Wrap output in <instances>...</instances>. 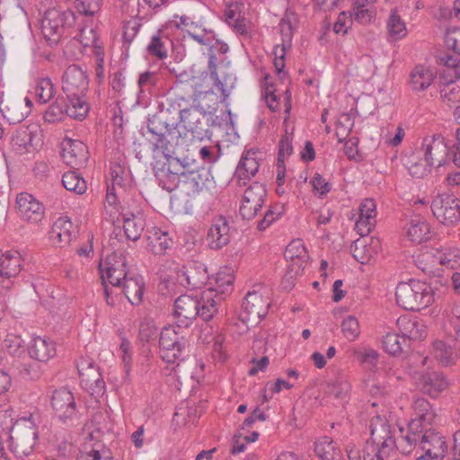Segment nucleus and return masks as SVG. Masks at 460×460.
Listing matches in <instances>:
<instances>
[{
  "mask_svg": "<svg viewBox=\"0 0 460 460\" xmlns=\"http://www.w3.org/2000/svg\"><path fill=\"white\" fill-rule=\"evenodd\" d=\"M402 336H399L398 333L388 332L383 338V347L385 350L392 355L401 353L404 347H408L407 345H404V342H402Z\"/></svg>",
  "mask_w": 460,
  "mask_h": 460,
  "instance_id": "50",
  "label": "nucleus"
},
{
  "mask_svg": "<svg viewBox=\"0 0 460 460\" xmlns=\"http://www.w3.org/2000/svg\"><path fill=\"white\" fill-rule=\"evenodd\" d=\"M267 198V189L264 184L252 182L245 190L239 208L240 216L246 220L254 218L262 208Z\"/></svg>",
  "mask_w": 460,
  "mask_h": 460,
  "instance_id": "16",
  "label": "nucleus"
},
{
  "mask_svg": "<svg viewBox=\"0 0 460 460\" xmlns=\"http://www.w3.org/2000/svg\"><path fill=\"white\" fill-rule=\"evenodd\" d=\"M119 288L132 305L141 303L145 289V284L141 276L128 277L122 282V287Z\"/></svg>",
  "mask_w": 460,
  "mask_h": 460,
  "instance_id": "33",
  "label": "nucleus"
},
{
  "mask_svg": "<svg viewBox=\"0 0 460 460\" xmlns=\"http://www.w3.org/2000/svg\"><path fill=\"white\" fill-rule=\"evenodd\" d=\"M72 103L65 101L63 97H58L44 112V119L49 123H56L61 121L65 116L70 117L67 112Z\"/></svg>",
  "mask_w": 460,
  "mask_h": 460,
  "instance_id": "36",
  "label": "nucleus"
},
{
  "mask_svg": "<svg viewBox=\"0 0 460 460\" xmlns=\"http://www.w3.org/2000/svg\"><path fill=\"white\" fill-rule=\"evenodd\" d=\"M284 212L282 205L271 206L266 211L263 218L258 222V230L263 231L275 222Z\"/></svg>",
  "mask_w": 460,
  "mask_h": 460,
  "instance_id": "55",
  "label": "nucleus"
},
{
  "mask_svg": "<svg viewBox=\"0 0 460 460\" xmlns=\"http://www.w3.org/2000/svg\"><path fill=\"white\" fill-rule=\"evenodd\" d=\"M38 434V429L31 421L17 424L12 429L10 447L16 457L22 458L32 454Z\"/></svg>",
  "mask_w": 460,
  "mask_h": 460,
  "instance_id": "13",
  "label": "nucleus"
},
{
  "mask_svg": "<svg viewBox=\"0 0 460 460\" xmlns=\"http://www.w3.org/2000/svg\"><path fill=\"white\" fill-rule=\"evenodd\" d=\"M188 341L181 329L175 325H168L162 329L159 337V350L161 358L169 364L183 360L187 352Z\"/></svg>",
  "mask_w": 460,
  "mask_h": 460,
  "instance_id": "9",
  "label": "nucleus"
},
{
  "mask_svg": "<svg viewBox=\"0 0 460 460\" xmlns=\"http://www.w3.org/2000/svg\"><path fill=\"white\" fill-rule=\"evenodd\" d=\"M230 227L224 217H216L208 233V246L214 250H219L230 242Z\"/></svg>",
  "mask_w": 460,
  "mask_h": 460,
  "instance_id": "26",
  "label": "nucleus"
},
{
  "mask_svg": "<svg viewBox=\"0 0 460 460\" xmlns=\"http://www.w3.org/2000/svg\"><path fill=\"white\" fill-rule=\"evenodd\" d=\"M75 233L72 221L67 217H60L52 225L49 237L54 245L63 247L70 243Z\"/></svg>",
  "mask_w": 460,
  "mask_h": 460,
  "instance_id": "25",
  "label": "nucleus"
},
{
  "mask_svg": "<svg viewBox=\"0 0 460 460\" xmlns=\"http://www.w3.org/2000/svg\"><path fill=\"white\" fill-rule=\"evenodd\" d=\"M314 452L322 460H343L342 453L330 437H322L314 444Z\"/></svg>",
  "mask_w": 460,
  "mask_h": 460,
  "instance_id": "32",
  "label": "nucleus"
},
{
  "mask_svg": "<svg viewBox=\"0 0 460 460\" xmlns=\"http://www.w3.org/2000/svg\"><path fill=\"white\" fill-rule=\"evenodd\" d=\"M387 29L389 35L394 40L402 39L406 35V27L404 22L398 15L396 10H393L387 21Z\"/></svg>",
  "mask_w": 460,
  "mask_h": 460,
  "instance_id": "48",
  "label": "nucleus"
},
{
  "mask_svg": "<svg viewBox=\"0 0 460 460\" xmlns=\"http://www.w3.org/2000/svg\"><path fill=\"white\" fill-rule=\"evenodd\" d=\"M77 460H113L111 451L102 444H95L90 451H81Z\"/></svg>",
  "mask_w": 460,
  "mask_h": 460,
  "instance_id": "49",
  "label": "nucleus"
},
{
  "mask_svg": "<svg viewBox=\"0 0 460 460\" xmlns=\"http://www.w3.org/2000/svg\"><path fill=\"white\" fill-rule=\"evenodd\" d=\"M397 305L411 311H419L433 301L431 288L425 282L411 279L398 284L395 291Z\"/></svg>",
  "mask_w": 460,
  "mask_h": 460,
  "instance_id": "7",
  "label": "nucleus"
},
{
  "mask_svg": "<svg viewBox=\"0 0 460 460\" xmlns=\"http://www.w3.org/2000/svg\"><path fill=\"white\" fill-rule=\"evenodd\" d=\"M55 85L49 77L38 78L33 86L34 97L40 104L49 102L55 95Z\"/></svg>",
  "mask_w": 460,
  "mask_h": 460,
  "instance_id": "37",
  "label": "nucleus"
},
{
  "mask_svg": "<svg viewBox=\"0 0 460 460\" xmlns=\"http://www.w3.org/2000/svg\"><path fill=\"white\" fill-rule=\"evenodd\" d=\"M75 13L71 10L49 9L41 20V31L47 40L57 43L66 27L75 23Z\"/></svg>",
  "mask_w": 460,
  "mask_h": 460,
  "instance_id": "12",
  "label": "nucleus"
},
{
  "mask_svg": "<svg viewBox=\"0 0 460 460\" xmlns=\"http://www.w3.org/2000/svg\"><path fill=\"white\" fill-rule=\"evenodd\" d=\"M180 101L186 102L183 97H176L170 104V113L172 117L178 118V124L181 123L184 129L192 134L193 137L203 139L209 137V130L213 119L211 112H207L198 106L181 109Z\"/></svg>",
  "mask_w": 460,
  "mask_h": 460,
  "instance_id": "6",
  "label": "nucleus"
},
{
  "mask_svg": "<svg viewBox=\"0 0 460 460\" xmlns=\"http://www.w3.org/2000/svg\"><path fill=\"white\" fill-rule=\"evenodd\" d=\"M261 155L258 149H250L242 155L235 172L240 186L246 185V181L258 172Z\"/></svg>",
  "mask_w": 460,
  "mask_h": 460,
  "instance_id": "22",
  "label": "nucleus"
},
{
  "mask_svg": "<svg viewBox=\"0 0 460 460\" xmlns=\"http://www.w3.org/2000/svg\"><path fill=\"white\" fill-rule=\"evenodd\" d=\"M371 437L366 444L376 446V453L385 459L395 447L390 425L381 416H375L370 421Z\"/></svg>",
  "mask_w": 460,
  "mask_h": 460,
  "instance_id": "15",
  "label": "nucleus"
},
{
  "mask_svg": "<svg viewBox=\"0 0 460 460\" xmlns=\"http://www.w3.org/2000/svg\"><path fill=\"white\" fill-rule=\"evenodd\" d=\"M341 331L347 340L355 341L360 333L358 319L352 315L346 317L341 323Z\"/></svg>",
  "mask_w": 460,
  "mask_h": 460,
  "instance_id": "53",
  "label": "nucleus"
},
{
  "mask_svg": "<svg viewBox=\"0 0 460 460\" xmlns=\"http://www.w3.org/2000/svg\"><path fill=\"white\" fill-rule=\"evenodd\" d=\"M102 6V0H76V9L82 14L92 16L97 13Z\"/></svg>",
  "mask_w": 460,
  "mask_h": 460,
  "instance_id": "60",
  "label": "nucleus"
},
{
  "mask_svg": "<svg viewBox=\"0 0 460 460\" xmlns=\"http://www.w3.org/2000/svg\"><path fill=\"white\" fill-rule=\"evenodd\" d=\"M434 217L443 225L454 226L460 223V205L455 194L436 196L430 205Z\"/></svg>",
  "mask_w": 460,
  "mask_h": 460,
  "instance_id": "14",
  "label": "nucleus"
},
{
  "mask_svg": "<svg viewBox=\"0 0 460 460\" xmlns=\"http://www.w3.org/2000/svg\"><path fill=\"white\" fill-rule=\"evenodd\" d=\"M396 325L402 336L404 345L410 346L411 341H421L427 336V327L423 320L416 316L402 315L396 321Z\"/></svg>",
  "mask_w": 460,
  "mask_h": 460,
  "instance_id": "18",
  "label": "nucleus"
},
{
  "mask_svg": "<svg viewBox=\"0 0 460 460\" xmlns=\"http://www.w3.org/2000/svg\"><path fill=\"white\" fill-rule=\"evenodd\" d=\"M458 56L459 55L454 56L447 53H442L438 56V63L452 69L455 78H460V59Z\"/></svg>",
  "mask_w": 460,
  "mask_h": 460,
  "instance_id": "59",
  "label": "nucleus"
},
{
  "mask_svg": "<svg viewBox=\"0 0 460 460\" xmlns=\"http://www.w3.org/2000/svg\"><path fill=\"white\" fill-rule=\"evenodd\" d=\"M61 156L67 165L78 169L84 166L89 159L88 148L82 141L65 139Z\"/></svg>",
  "mask_w": 460,
  "mask_h": 460,
  "instance_id": "20",
  "label": "nucleus"
},
{
  "mask_svg": "<svg viewBox=\"0 0 460 460\" xmlns=\"http://www.w3.org/2000/svg\"><path fill=\"white\" fill-rule=\"evenodd\" d=\"M146 50L150 56L155 57L159 59H164L167 57V49L159 32L152 36L151 40L146 47Z\"/></svg>",
  "mask_w": 460,
  "mask_h": 460,
  "instance_id": "54",
  "label": "nucleus"
},
{
  "mask_svg": "<svg viewBox=\"0 0 460 460\" xmlns=\"http://www.w3.org/2000/svg\"><path fill=\"white\" fill-rule=\"evenodd\" d=\"M8 353L13 357H21L25 353V342L21 336L9 334L4 341Z\"/></svg>",
  "mask_w": 460,
  "mask_h": 460,
  "instance_id": "52",
  "label": "nucleus"
},
{
  "mask_svg": "<svg viewBox=\"0 0 460 460\" xmlns=\"http://www.w3.org/2000/svg\"><path fill=\"white\" fill-rule=\"evenodd\" d=\"M147 240V247L155 255L165 254L173 244L172 238L169 236L168 232L162 231L159 228H154L150 232Z\"/></svg>",
  "mask_w": 460,
  "mask_h": 460,
  "instance_id": "30",
  "label": "nucleus"
},
{
  "mask_svg": "<svg viewBox=\"0 0 460 460\" xmlns=\"http://www.w3.org/2000/svg\"><path fill=\"white\" fill-rule=\"evenodd\" d=\"M123 229L127 239L133 242L137 241L145 228V221L139 210L122 213Z\"/></svg>",
  "mask_w": 460,
  "mask_h": 460,
  "instance_id": "29",
  "label": "nucleus"
},
{
  "mask_svg": "<svg viewBox=\"0 0 460 460\" xmlns=\"http://www.w3.org/2000/svg\"><path fill=\"white\" fill-rule=\"evenodd\" d=\"M305 248L301 240L292 241L284 252L285 259L291 263L289 267H295L296 270H303L304 258L305 257Z\"/></svg>",
  "mask_w": 460,
  "mask_h": 460,
  "instance_id": "39",
  "label": "nucleus"
},
{
  "mask_svg": "<svg viewBox=\"0 0 460 460\" xmlns=\"http://www.w3.org/2000/svg\"><path fill=\"white\" fill-rule=\"evenodd\" d=\"M38 131L39 127L37 125L19 126L13 136V146L26 150L29 147L36 146L37 143L35 141L39 140Z\"/></svg>",
  "mask_w": 460,
  "mask_h": 460,
  "instance_id": "31",
  "label": "nucleus"
},
{
  "mask_svg": "<svg viewBox=\"0 0 460 460\" xmlns=\"http://www.w3.org/2000/svg\"><path fill=\"white\" fill-rule=\"evenodd\" d=\"M178 277L181 284H185L189 288L192 289L201 288L208 280L207 267L203 263L197 261H192L184 266Z\"/></svg>",
  "mask_w": 460,
  "mask_h": 460,
  "instance_id": "23",
  "label": "nucleus"
},
{
  "mask_svg": "<svg viewBox=\"0 0 460 460\" xmlns=\"http://www.w3.org/2000/svg\"><path fill=\"white\" fill-rule=\"evenodd\" d=\"M77 38L84 48L94 45L99 41V36L95 29L91 25L83 26L79 31Z\"/></svg>",
  "mask_w": 460,
  "mask_h": 460,
  "instance_id": "56",
  "label": "nucleus"
},
{
  "mask_svg": "<svg viewBox=\"0 0 460 460\" xmlns=\"http://www.w3.org/2000/svg\"><path fill=\"white\" fill-rule=\"evenodd\" d=\"M62 184L67 190L83 194L86 190V181L76 172H67L63 174Z\"/></svg>",
  "mask_w": 460,
  "mask_h": 460,
  "instance_id": "45",
  "label": "nucleus"
},
{
  "mask_svg": "<svg viewBox=\"0 0 460 460\" xmlns=\"http://www.w3.org/2000/svg\"><path fill=\"white\" fill-rule=\"evenodd\" d=\"M412 408L416 417L411 420H419L421 427L430 426L435 414L431 410L429 402L422 397L416 398L413 402Z\"/></svg>",
  "mask_w": 460,
  "mask_h": 460,
  "instance_id": "38",
  "label": "nucleus"
},
{
  "mask_svg": "<svg viewBox=\"0 0 460 460\" xmlns=\"http://www.w3.org/2000/svg\"><path fill=\"white\" fill-rule=\"evenodd\" d=\"M376 447L366 444L363 450L360 451L355 446H348L347 455L349 460H385L376 452Z\"/></svg>",
  "mask_w": 460,
  "mask_h": 460,
  "instance_id": "44",
  "label": "nucleus"
},
{
  "mask_svg": "<svg viewBox=\"0 0 460 460\" xmlns=\"http://www.w3.org/2000/svg\"><path fill=\"white\" fill-rule=\"evenodd\" d=\"M298 23V18L296 13L290 10L287 9L284 16L282 17L279 22V29L282 37L285 40H291L293 36V31Z\"/></svg>",
  "mask_w": 460,
  "mask_h": 460,
  "instance_id": "47",
  "label": "nucleus"
},
{
  "mask_svg": "<svg viewBox=\"0 0 460 460\" xmlns=\"http://www.w3.org/2000/svg\"><path fill=\"white\" fill-rule=\"evenodd\" d=\"M158 75L154 72L142 73L138 78V86L140 93L151 92L152 88L156 85Z\"/></svg>",
  "mask_w": 460,
  "mask_h": 460,
  "instance_id": "63",
  "label": "nucleus"
},
{
  "mask_svg": "<svg viewBox=\"0 0 460 460\" xmlns=\"http://www.w3.org/2000/svg\"><path fill=\"white\" fill-rule=\"evenodd\" d=\"M78 372L82 382L85 383V385H89L91 388L93 386V381L98 380L100 377V372L98 368L95 367L93 362H81V365L78 366Z\"/></svg>",
  "mask_w": 460,
  "mask_h": 460,
  "instance_id": "51",
  "label": "nucleus"
},
{
  "mask_svg": "<svg viewBox=\"0 0 460 460\" xmlns=\"http://www.w3.org/2000/svg\"><path fill=\"white\" fill-rule=\"evenodd\" d=\"M440 96L448 105L460 102V86L449 83L440 90Z\"/></svg>",
  "mask_w": 460,
  "mask_h": 460,
  "instance_id": "57",
  "label": "nucleus"
},
{
  "mask_svg": "<svg viewBox=\"0 0 460 460\" xmlns=\"http://www.w3.org/2000/svg\"><path fill=\"white\" fill-rule=\"evenodd\" d=\"M16 206L19 216L27 222L38 223L44 217L43 205L27 192L17 196Z\"/></svg>",
  "mask_w": 460,
  "mask_h": 460,
  "instance_id": "21",
  "label": "nucleus"
},
{
  "mask_svg": "<svg viewBox=\"0 0 460 460\" xmlns=\"http://www.w3.org/2000/svg\"><path fill=\"white\" fill-rule=\"evenodd\" d=\"M28 352L31 358L47 362L56 355V344L49 338L33 337L28 346Z\"/></svg>",
  "mask_w": 460,
  "mask_h": 460,
  "instance_id": "27",
  "label": "nucleus"
},
{
  "mask_svg": "<svg viewBox=\"0 0 460 460\" xmlns=\"http://www.w3.org/2000/svg\"><path fill=\"white\" fill-rule=\"evenodd\" d=\"M242 307L243 321L259 323L267 315L270 303L261 294L252 291L246 294Z\"/></svg>",
  "mask_w": 460,
  "mask_h": 460,
  "instance_id": "19",
  "label": "nucleus"
},
{
  "mask_svg": "<svg viewBox=\"0 0 460 460\" xmlns=\"http://www.w3.org/2000/svg\"><path fill=\"white\" fill-rule=\"evenodd\" d=\"M448 146L443 136L437 134L423 138L421 146L416 148L405 159L409 172L416 178H423L432 166L447 164Z\"/></svg>",
  "mask_w": 460,
  "mask_h": 460,
  "instance_id": "1",
  "label": "nucleus"
},
{
  "mask_svg": "<svg viewBox=\"0 0 460 460\" xmlns=\"http://www.w3.org/2000/svg\"><path fill=\"white\" fill-rule=\"evenodd\" d=\"M50 407L55 417L64 425L72 428L84 423L73 393L66 387L51 392Z\"/></svg>",
  "mask_w": 460,
  "mask_h": 460,
  "instance_id": "8",
  "label": "nucleus"
},
{
  "mask_svg": "<svg viewBox=\"0 0 460 460\" xmlns=\"http://www.w3.org/2000/svg\"><path fill=\"white\" fill-rule=\"evenodd\" d=\"M89 84L86 72L77 65L69 66L62 77V89L72 103L67 112L70 118L83 120L89 112V104L84 100Z\"/></svg>",
  "mask_w": 460,
  "mask_h": 460,
  "instance_id": "5",
  "label": "nucleus"
},
{
  "mask_svg": "<svg viewBox=\"0 0 460 460\" xmlns=\"http://www.w3.org/2000/svg\"><path fill=\"white\" fill-rule=\"evenodd\" d=\"M375 225L376 219L375 217H372V216H358V219L355 224V228L358 234L366 236L371 232Z\"/></svg>",
  "mask_w": 460,
  "mask_h": 460,
  "instance_id": "62",
  "label": "nucleus"
},
{
  "mask_svg": "<svg viewBox=\"0 0 460 460\" xmlns=\"http://www.w3.org/2000/svg\"><path fill=\"white\" fill-rule=\"evenodd\" d=\"M406 234L411 242L420 243L430 237L429 225L422 218H412L408 224Z\"/></svg>",
  "mask_w": 460,
  "mask_h": 460,
  "instance_id": "35",
  "label": "nucleus"
},
{
  "mask_svg": "<svg viewBox=\"0 0 460 460\" xmlns=\"http://www.w3.org/2000/svg\"><path fill=\"white\" fill-rule=\"evenodd\" d=\"M111 187H123L126 169L119 163H112L110 168Z\"/></svg>",
  "mask_w": 460,
  "mask_h": 460,
  "instance_id": "64",
  "label": "nucleus"
},
{
  "mask_svg": "<svg viewBox=\"0 0 460 460\" xmlns=\"http://www.w3.org/2000/svg\"><path fill=\"white\" fill-rule=\"evenodd\" d=\"M450 385L447 377L442 372L427 371L421 373L417 379L420 391L431 398H438Z\"/></svg>",
  "mask_w": 460,
  "mask_h": 460,
  "instance_id": "17",
  "label": "nucleus"
},
{
  "mask_svg": "<svg viewBox=\"0 0 460 460\" xmlns=\"http://www.w3.org/2000/svg\"><path fill=\"white\" fill-rule=\"evenodd\" d=\"M189 167L190 165L181 163L176 155L165 158L156 156L154 163V172L159 185L168 191L179 188Z\"/></svg>",
  "mask_w": 460,
  "mask_h": 460,
  "instance_id": "10",
  "label": "nucleus"
},
{
  "mask_svg": "<svg viewBox=\"0 0 460 460\" xmlns=\"http://www.w3.org/2000/svg\"><path fill=\"white\" fill-rule=\"evenodd\" d=\"M313 190L318 194L319 198L323 199L330 192L332 184L326 181L320 173H315L311 180Z\"/></svg>",
  "mask_w": 460,
  "mask_h": 460,
  "instance_id": "61",
  "label": "nucleus"
},
{
  "mask_svg": "<svg viewBox=\"0 0 460 460\" xmlns=\"http://www.w3.org/2000/svg\"><path fill=\"white\" fill-rule=\"evenodd\" d=\"M216 58L210 57L208 60V68L210 77L214 81V84L220 91L222 101L225 102L231 93L232 89L234 87L236 77L232 73L222 71L221 75L217 72V65L215 63Z\"/></svg>",
  "mask_w": 460,
  "mask_h": 460,
  "instance_id": "28",
  "label": "nucleus"
},
{
  "mask_svg": "<svg viewBox=\"0 0 460 460\" xmlns=\"http://www.w3.org/2000/svg\"><path fill=\"white\" fill-rule=\"evenodd\" d=\"M445 44L455 54L460 55V28L452 27L447 29L445 35Z\"/></svg>",
  "mask_w": 460,
  "mask_h": 460,
  "instance_id": "58",
  "label": "nucleus"
},
{
  "mask_svg": "<svg viewBox=\"0 0 460 460\" xmlns=\"http://www.w3.org/2000/svg\"><path fill=\"white\" fill-rule=\"evenodd\" d=\"M432 354L443 365L453 364L457 358V353L442 341H437L432 346Z\"/></svg>",
  "mask_w": 460,
  "mask_h": 460,
  "instance_id": "43",
  "label": "nucleus"
},
{
  "mask_svg": "<svg viewBox=\"0 0 460 460\" xmlns=\"http://www.w3.org/2000/svg\"><path fill=\"white\" fill-rule=\"evenodd\" d=\"M209 181V172L202 167L199 169H191L189 167L186 173L180 181L179 188L187 195H194L199 193L206 187Z\"/></svg>",
  "mask_w": 460,
  "mask_h": 460,
  "instance_id": "24",
  "label": "nucleus"
},
{
  "mask_svg": "<svg viewBox=\"0 0 460 460\" xmlns=\"http://www.w3.org/2000/svg\"><path fill=\"white\" fill-rule=\"evenodd\" d=\"M237 4H228L224 12L226 22L236 32L244 34L247 32L245 19L241 17Z\"/></svg>",
  "mask_w": 460,
  "mask_h": 460,
  "instance_id": "41",
  "label": "nucleus"
},
{
  "mask_svg": "<svg viewBox=\"0 0 460 460\" xmlns=\"http://www.w3.org/2000/svg\"><path fill=\"white\" fill-rule=\"evenodd\" d=\"M99 270L103 281L106 301L109 305H113V299L110 301L111 291L107 287L106 281L115 288L122 287V282L128 278L126 258L122 254L113 252L107 256L104 262H100Z\"/></svg>",
  "mask_w": 460,
  "mask_h": 460,
  "instance_id": "11",
  "label": "nucleus"
},
{
  "mask_svg": "<svg viewBox=\"0 0 460 460\" xmlns=\"http://www.w3.org/2000/svg\"><path fill=\"white\" fill-rule=\"evenodd\" d=\"M350 391V384L344 374H339L327 385V393L337 399L344 400Z\"/></svg>",
  "mask_w": 460,
  "mask_h": 460,
  "instance_id": "42",
  "label": "nucleus"
},
{
  "mask_svg": "<svg viewBox=\"0 0 460 460\" xmlns=\"http://www.w3.org/2000/svg\"><path fill=\"white\" fill-rule=\"evenodd\" d=\"M400 443L403 453H410L419 446L424 452L422 455L430 459L443 460L448 451L446 438L429 426L421 427L419 420L409 422L407 433L402 436Z\"/></svg>",
  "mask_w": 460,
  "mask_h": 460,
  "instance_id": "2",
  "label": "nucleus"
},
{
  "mask_svg": "<svg viewBox=\"0 0 460 460\" xmlns=\"http://www.w3.org/2000/svg\"><path fill=\"white\" fill-rule=\"evenodd\" d=\"M234 280L233 270L228 267L222 268L216 275L215 281L217 288L215 290L220 294H226L232 290Z\"/></svg>",
  "mask_w": 460,
  "mask_h": 460,
  "instance_id": "46",
  "label": "nucleus"
},
{
  "mask_svg": "<svg viewBox=\"0 0 460 460\" xmlns=\"http://www.w3.org/2000/svg\"><path fill=\"white\" fill-rule=\"evenodd\" d=\"M217 301L208 295L200 298L197 296L181 295L177 297L173 305V315L178 329L190 327L199 316L208 322L213 319L217 313Z\"/></svg>",
  "mask_w": 460,
  "mask_h": 460,
  "instance_id": "4",
  "label": "nucleus"
},
{
  "mask_svg": "<svg viewBox=\"0 0 460 460\" xmlns=\"http://www.w3.org/2000/svg\"><path fill=\"white\" fill-rule=\"evenodd\" d=\"M433 73L422 66H417L411 73L410 84L414 91H424L433 82Z\"/></svg>",
  "mask_w": 460,
  "mask_h": 460,
  "instance_id": "40",
  "label": "nucleus"
},
{
  "mask_svg": "<svg viewBox=\"0 0 460 460\" xmlns=\"http://www.w3.org/2000/svg\"><path fill=\"white\" fill-rule=\"evenodd\" d=\"M168 113L170 108L162 110L148 123V129L154 136L150 141L154 152L156 153L155 158L158 157L159 154L162 155L161 158L176 155L183 143L181 133L176 129L178 118L170 117Z\"/></svg>",
  "mask_w": 460,
  "mask_h": 460,
  "instance_id": "3",
  "label": "nucleus"
},
{
  "mask_svg": "<svg viewBox=\"0 0 460 460\" xmlns=\"http://www.w3.org/2000/svg\"><path fill=\"white\" fill-rule=\"evenodd\" d=\"M22 258L18 252H7L0 256V277L10 279L21 270Z\"/></svg>",
  "mask_w": 460,
  "mask_h": 460,
  "instance_id": "34",
  "label": "nucleus"
}]
</instances>
